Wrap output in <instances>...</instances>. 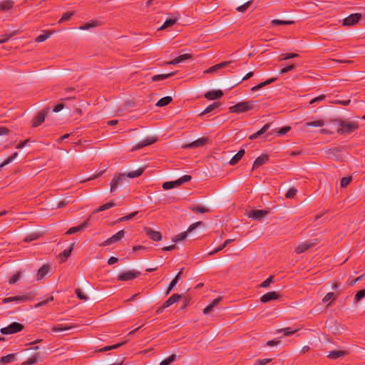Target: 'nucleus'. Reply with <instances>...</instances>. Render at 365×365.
Here are the masks:
<instances>
[{"instance_id":"nucleus-1","label":"nucleus","mask_w":365,"mask_h":365,"mask_svg":"<svg viewBox=\"0 0 365 365\" xmlns=\"http://www.w3.org/2000/svg\"><path fill=\"white\" fill-rule=\"evenodd\" d=\"M144 171V168H139L138 170L130 171L127 175L123 173H116L115 174L113 178L110 182V192L115 191L119 185H120L123 182H124L126 179V177L130 178H135L140 176Z\"/></svg>"},{"instance_id":"nucleus-2","label":"nucleus","mask_w":365,"mask_h":365,"mask_svg":"<svg viewBox=\"0 0 365 365\" xmlns=\"http://www.w3.org/2000/svg\"><path fill=\"white\" fill-rule=\"evenodd\" d=\"M340 127L336 130L338 134H349L358 129L359 124L354 121H346L342 118H337L334 120Z\"/></svg>"},{"instance_id":"nucleus-3","label":"nucleus","mask_w":365,"mask_h":365,"mask_svg":"<svg viewBox=\"0 0 365 365\" xmlns=\"http://www.w3.org/2000/svg\"><path fill=\"white\" fill-rule=\"evenodd\" d=\"M255 108V103L253 101H243L238 103L229 108L230 113H245L252 110Z\"/></svg>"},{"instance_id":"nucleus-4","label":"nucleus","mask_w":365,"mask_h":365,"mask_svg":"<svg viewBox=\"0 0 365 365\" xmlns=\"http://www.w3.org/2000/svg\"><path fill=\"white\" fill-rule=\"evenodd\" d=\"M24 327L23 324L18 322H12L6 327L1 328L0 331L3 334H11L19 332L24 329Z\"/></svg>"},{"instance_id":"nucleus-5","label":"nucleus","mask_w":365,"mask_h":365,"mask_svg":"<svg viewBox=\"0 0 365 365\" xmlns=\"http://www.w3.org/2000/svg\"><path fill=\"white\" fill-rule=\"evenodd\" d=\"M31 294H26L25 295H18V296H15V297H10L4 298L2 299V303L6 304V303L13 302H15L16 303H22V302H28V301L31 300Z\"/></svg>"},{"instance_id":"nucleus-6","label":"nucleus","mask_w":365,"mask_h":365,"mask_svg":"<svg viewBox=\"0 0 365 365\" xmlns=\"http://www.w3.org/2000/svg\"><path fill=\"white\" fill-rule=\"evenodd\" d=\"M318 244V240H307L304 242L300 243L295 249V252L297 254L303 253L304 252L307 251V250L310 249L313 246Z\"/></svg>"},{"instance_id":"nucleus-7","label":"nucleus","mask_w":365,"mask_h":365,"mask_svg":"<svg viewBox=\"0 0 365 365\" xmlns=\"http://www.w3.org/2000/svg\"><path fill=\"white\" fill-rule=\"evenodd\" d=\"M49 110H50L49 108H46L41 110L39 113H38L32 121V127L36 128V127L39 126L41 123H43L45 120L46 116L49 113Z\"/></svg>"},{"instance_id":"nucleus-8","label":"nucleus","mask_w":365,"mask_h":365,"mask_svg":"<svg viewBox=\"0 0 365 365\" xmlns=\"http://www.w3.org/2000/svg\"><path fill=\"white\" fill-rule=\"evenodd\" d=\"M203 225L202 222L200 221L195 223H193L190 225L187 230L186 232H183L182 233H180L177 235L173 239V241L175 242L183 240L186 238L187 233L192 232L193 230H195L197 226Z\"/></svg>"},{"instance_id":"nucleus-9","label":"nucleus","mask_w":365,"mask_h":365,"mask_svg":"<svg viewBox=\"0 0 365 365\" xmlns=\"http://www.w3.org/2000/svg\"><path fill=\"white\" fill-rule=\"evenodd\" d=\"M140 274V272L135 270H129L120 274L117 279L118 281H128L137 278Z\"/></svg>"},{"instance_id":"nucleus-10","label":"nucleus","mask_w":365,"mask_h":365,"mask_svg":"<svg viewBox=\"0 0 365 365\" xmlns=\"http://www.w3.org/2000/svg\"><path fill=\"white\" fill-rule=\"evenodd\" d=\"M125 235V232L124 230H120L118 231L117 233H115V235H113L112 237H109L108 239H107L106 240H105L104 242H103L100 246L101 247H106L107 245H111L112 243H114V242H116L119 240H120Z\"/></svg>"},{"instance_id":"nucleus-11","label":"nucleus","mask_w":365,"mask_h":365,"mask_svg":"<svg viewBox=\"0 0 365 365\" xmlns=\"http://www.w3.org/2000/svg\"><path fill=\"white\" fill-rule=\"evenodd\" d=\"M157 140H158V138L157 137H155V136L148 137L144 140H143L142 142H140L138 144H136L132 148L131 150H133V151L141 149V148H143L144 147L150 145L155 143Z\"/></svg>"},{"instance_id":"nucleus-12","label":"nucleus","mask_w":365,"mask_h":365,"mask_svg":"<svg viewBox=\"0 0 365 365\" xmlns=\"http://www.w3.org/2000/svg\"><path fill=\"white\" fill-rule=\"evenodd\" d=\"M208 141L207 138H200L190 143L185 144L182 146V148L188 149V148H195L199 147H202L207 144Z\"/></svg>"},{"instance_id":"nucleus-13","label":"nucleus","mask_w":365,"mask_h":365,"mask_svg":"<svg viewBox=\"0 0 365 365\" xmlns=\"http://www.w3.org/2000/svg\"><path fill=\"white\" fill-rule=\"evenodd\" d=\"M361 19V14H358V13L352 14L344 19L343 25L349 26H353V25L357 24Z\"/></svg>"},{"instance_id":"nucleus-14","label":"nucleus","mask_w":365,"mask_h":365,"mask_svg":"<svg viewBox=\"0 0 365 365\" xmlns=\"http://www.w3.org/2000/svg\"><path fill=\"white\" fill-rule=\"evenodd\" d=\"M268 211L264 210H252L250 212L248 217L253 220H261L264 217L268 215Z\"/></svg>"},{"instance_id":"nucleus-15","label":"nucleus","mask_w":365,"mask_h":365,"mask_svg":"<svg viewBox=\"0 0 365 365\" xmlns=\"http://www.w3.org/2000/svg\"><path fill=\"white\" fill-rule=\"evenodd\" d=\"M280 298V294L277 292H269L260 297V302L262 303H267L270 301L277 300Z\"/></svg>"},{"instance_id":"nucleus-16","label":"nucleus","mask_w":365,"mask_h":365,"mask_svg":"<svg viewBox=\"0 0 365 365\" xmlns=\"http://www.w3.org/2000/svg\"><path fill=\"white\" fill-rule=\"evenodd\" d=\"M144 231L145 232V235L153 241L158 242L162 239V235L158 231L153 230L150 227H145Z\"/></svg>"},{"instance_id":"nucleus-17","label":"nucleus","mask_w":365,"mask_h":365,"mask_svg":"<svg viewBox=\"0 0 365 365\" xmlns=\"http://www.w3.org/2000/svg\"><path fill=\"white\" fill-rule=\"evenodd\" d=\"M235 63V61H223V62H221L218 64H216L210 68H209L208 69H207L206 71H205V73H213V72H215L217 71H218L219 69L220 68H225L229 65H231L232 63Z\"/></svg>"},{"instance_id":"nucleus-18","label":"nucleus","mask_w":365,"mask_h":365,"mask_svg":"<svg viewBox=\"0 0 365 365\" xmlns=\"http://www.w3.org/2000/svg\"><path fill=\"white\" fill-rule=\"evenodd\" d=\"M88 223V220H86L84 222H83L81 224H80L79 225L69 228L66 231V234L71 235V234L76 233L78 232L83 231L87 227Z\"/></svg>"},{"instance_id":"nucleus-19","label":"nucleus","mask_w":365,"mask_h":365,"mask_svg":"<svg viewBox=\"0 0 365 365\" xmlns=\"http://www.w3.org/2000/svg\"><path fill=\"white\" fill-rule=\"evenodd\" d=\"M192 58V54L190 53H185L180 55L177 58H174L173 60L170 61L165 62V64L167 65H175L178 63H180L185 60L190 59Z\"/></svg>"},{"instance_id":"nucleus-20","label":"nucleus","mask_w":365,"mask_h":365,"mask_svg":"<svg viewBox=\"0 0 365 365\" xmlns=\"http://www.w3.org/2000/svg\"><path fill=\"white\" fill-rule=\"evenodd\" d=\"M348 355V351L344 350H339V351H331L329 352L327 357L331 359H337L339 358H342Z\"/></svg>"},{"instance_id":"nucleus-21","label":"nucleus","mask_w":365,"mask_h":365,"mask_svg":"<svg viewBox=\"0 0 365 365\" xmlns=\"http://www.w3.org/2000/svg\"><path fill=\"white\" fill-rule=\"evenodd\" d=\"M223 96V92L221 90L210 91L205 94V97L210 101L215 100L221 98Z\"/></svg>"},{"instance_id":"nucleus-22","label":"nucleus","mask_w":365,"mask_h":365,"mask_svg":"<svg viewBox=\"0 0 365 365\" xmlns=\"http://www.w3.org/2000/svg\"><path fill=\"white\" fill-rule=\"evenodd\" d=\"M268 159L269 157L267 155H262L257 157L254 161L252 170L257 168L258 167L264 164L268 160Z\"/></svg>"},{"instance_id":"nucleus-23","label":"nucleus","mask_w":365,"mask_h":365,"mask_svg":"<svg viewBox=\"0 0 365 365\" xmlns=\"http://www.w3.org/2000/svg\"><path fill=\"white\" fill-rule=\"evenodd\" d=\"M14 1L12 0H4L0 2V11H7L13 8Z\"/></svg>"},{"instance_id":"nucleus-24","label":"nucleus","mask_w":365,"mask_h":365,"mask_svg":"<svg viewBox=\"0 0 365 365\" xmlns=\"http://www.w3.org/2000/svg\"><path fill=\"white\" fill-rule=\"evenodd\" d=\"M245 151L244 149H240L230 160V164L231 165H236L243 157L245 155Z\"/></svg>"},{"instance_id":"nucleus-25","label":"nucleus","mask_w":365,"mask_h":365,"mask_svg":"<svg viewBox=\"0 0 365 365\" xmlns=\"http://www.w3.org/2000/svg\"><path fill=\"white\" fill-rule=\"evenodd\" d=\"M181 298V295L178 294H173L171 297H170L165 302L164 307H169L174 303L178 302V300Z\"/></svg>"},{"instance_id":"nucleus-26","label":"nucleus","mask_w":365,"mask_h":365,"mask_svg":"<svg viewBox=\"0 0 365 365\" xmlns=\"http://www.w3.org/2000/svg\"><path fill=\"white\" fill-rule=\"evenodd\" d=\"M183 268L181 269V270L176 274V276L174 277V279L170 282L168 288L166 291V294L168 295L172 289L174 288V287L176 285L178 282L179 281L180 277L181 274L182 273Z\"/></svg>"},{"instance_id":"nucleus-27","label":"nucleus","mask_w":365,"mask_h":365,"mask_svg":"<svg viewBox=\"0 0 365 365\" xmlns=\"http://www.w3.org/2000/svg\"><path fill=\"white\" fill-rule=\"evenodd\" d=\"M275 81H276L275 78H269L267 81L262 82V83L257 84V86H253L251 88V91L253 92L257 91L259 90L260 88L274 82Z\"/></svg>"},{"instance_id":"nucleus-28","label":"nucleus","mask_w":365,"mask_h":365,"mask_svg":"<svg viewBox=\"0 0 365 365\" xmlns=\"http://www.w3.org/2000/svg\"><path fill=\"white\" fill-rule=\"evenodd\" d=\"M189 208L195 213H205L210 212L208 208L202 205H191Z\"/></svg>"},{"instance_id":"nucleus-29","label":"nucleus","mask_w":365,"mask_h":365,"mask_svg":"<svg viewBox=\"0 0 365 365\" xmlns=\"http://www.w3.org/2000/svg\"><path fill=\"white\" fill-rule=\"evenodd\" d=\"M50 266L48 264H43L38 271L37 279H43L48 272Z\"/></svg>"},{"instance_id":"nucleus-30","label":"nucleus","mask_w":365,"mask_h":365,"mask_svg":"<svg viewBox=\"0 0 365 365\" xmlns=\"http://www.w3.org/2000/svg\"><path fill=\"white\" fill-rule=\"evenodd\" d=\"M74 244H72L68 249H66L59 255L61 262H65L68 257L71 255Z\"/></svg>"},{"instance_id":"nucleus-31","label":"nucleus","mask_w":365,"mask_h":365,"mask_svg":"<svg viewBox=\"0 0 365 365\" xmlns=\"http://www.w3.org/2000/svg\"><path fill=\"white\" fill-rule=\"evenodd\" d=\"M73 326L67 325V324H58L56 326H53L51 328V331L53 332H58V331H64L70 330Z\"/></svg>"},{"instance_id":"nucleus-32","label":"nucleus","mask_w":365,"mask_h":365,"mask_svg":"<svg viewBox=\"0 0 365 365\" xmlns=\"http://www.w3.org/2000/svg\"><path fill=\"white\" fill-rule=\"evenodd\" d=\"M269 128V124L267 123L265 124L259 131L257 133L251 135L250 136V140H254L259 137L261 135L264 134L267 131V130Z\"/></svg>"},{"instance_id":"nucleus-33","label":"nucleus","mask_w":365,"mask_h":365,"mask_svg":"<svg viewBox=\"0 0 365 365\" xmlns=\"http://www.w3.org/2000/svg\"><path fill=\"white\" fill-rule=\"evenodd\" d=\"M16 359V355L14 354H9L6 356H4L1 358L0 362L1 364H7L13 362Z\"/></svg>"},{"instance_id":"nucleus-34","label":"nucleus","mask_w":365,"mask_h":365,"mask_svg":"<svg viewBox=\"0 0 365 365\" xmlns=\"http://www.w3.org/2000/svg\"><path fill=\"white\" fill-rule=\"evenodd\" d=\"M115 206V203L112 201L108 202L101 206H99L96 210L93 212V213H98L99 212H102L104 210H106L108 209H110Z\"/></svg>"},{"instance_id":"nucleus-35","label":"nucleus","mask_w":365,"mask_h":365,"mask_svg":"<svg viewBox=\"0 0 365 365\" xmlns=\"http://www.w3.org/2000/svg\"><path fill=\"white\" fill-rule=\"evenodd\" d=\"M174 74H175V73H169L167 74L155 75L152 77V81H164V80L173 76Z\"/></svg>"},{"instance_id":"nucleus-36","label":"nucleus","mask_w":365,"mask_h":365,"mask_svg":"<svg viewBox=\"0 0 365 365\" xmlns=\"http://www.w3.org/2000/svg\"><path fill=\"white\" fill-rule=\"evenodd\" d=\"M173 101L172 97L165 96L160 98L156 103V106L158 107H163L168 105Z\"/></svg>"},{"instance_id":"nucleus-37","label":"nucleus","mask_w":365,"mask_h":365,"mask_svg":"<svg viewBox=\"0 0 365 365\" xmlns=\"http://www.w3.org/2000/svg\"><path fill=\"white\" fill-rule=\"evenodd\" d=\"M220 106V103L214 102L212 104L209 105L201 113L200 115H203L205 114L209 113L212 110L217 109Z\"/></svg>"},{"instance_id":"nucleus-38","label":"nucleus","mask_w":365,"mask_h":365,"mask_svg":"<svg viewBox=\"0 0 365 365\" xmlns=\"http://www.w3.org/2000/svg\"><path fill=\"white\" fill-rule=\"evenodd\" d=\"M98 26V21H88L83 25H81L79 29L81 30H88L91 28H93V27H96Z\"/></svg>"},{"instance_id":"nucleus-39","label":"nucleus","mask_w":365,"mask_h":365,"mask_svg":"<svg viewBox=\"0 0 365 365\" xmlns=\"http://www.w3.org/2000/svg\"><path fill=\"white\" fill-rule=\"evenodd\" d=\"M176 21H177L176 19H167L164 22V24L161 26V27L159 28V30H163V29H167L168 27H170L173 25H174L176 23Z\"/></svg>"},{"instance_id":"nucleus-40","label":"nucleus","mask_w":365,"mask_h":365,"mask_svg":"<svg viewBox=\"0 0 365 365\" xmlns=\"http://www.w3.org/2000/svg\"><path fill=\"white\" fill-rule=\"evenodd\" d=\"M40 357V354L36 353L34 356H31L29 359H28L27 361L23 363L24 365H31L37 362L38 358Z\"/></svg>"},{"instance_id":"nucleus-41","label":"nucleus","mask_w":365,"mask_h":365,"mask_svg":"<svg viewBox=\"0 0 365 365\" xmlns=\"http://www.w3.org/2000/svg\"><path fill=\"white\" fill-rule=\"evenodd\" d=\"M124 344H125V342L123 341V342L118 343V344H114L112 346H104L102 349H99L98 351L103 352V351H110L112 349H117V348L121 346Z\"/></svg>"},{"instance_id":"nucleus-42","label":"nucleus","mask_w":365,"mask_h":365,"mask_svg":"<svg viewBox=\"0 0 365 365\" xmlns=\"http://www.w3.org/2000/svg\"><path fill=\"white\" fill-rule=\"evenodd\" d=\"M176 358L177 356L175 354H172L168 358L163 360L160 363V365H170L176 360Z\"/></svg>"},{"instance_id":"nucleus-43","label":"nucleus","mask_w":365,"mask_h":365,"mask_svg":"<svg viewBox=\"0 0 365 365\" xmlns=\"http://www.w3.org/2000/svg\"><path fill=\"white\" fill-rule=\"evenodd\" d=\"M40 237V235L37 232L31 233L29 235H27L24 239V242H30L31 241L36 240L38 239Z\"/></svg>"},{"instance_id":"nucleus-44","label":"nucleus","mask_w":365,"mask_h":365,"mask_svg":"<svg viewBox=\"0 0 365 365\" xmlns=\"http://www.w3.org/2000/svg\"><path fill=\"white\" fill-rule=\"evenodd\" d=\"M299 55L295 53H282L279 56V61H284L293 58L298 57Z\"/></svg>"},{"instance_id":"nucleus-45","label":"nucleus","mask_w":365,"mask_h":365,"mask_svg":"<svg viewBox=\"0 0 365 365\" xmlns=\"http://www.w3.org/2000/svg\"><path fill=\"white\" fill-rule=\"evenodd\" d=\"M18 155V153H14L13 155L9 156L1 165L0 168H3L9 163H11Z\"/></svg>"},{"instance_id":"nucleus-46","label":"nucleus","mask_w":365,"mask_h":365,"mask_svg":"<svg viewBox=\"0 0 365 365\" xmlns=\"http://www.w3.org/2000/svg\"><path fill=\"white\" fill-rule=\"evenodd\" d=\"M191 178H192L191 175H185L182 176L181 178H180L179 179H178L176 180V182L178 183V185L180 186L185 182H189L191 180Z\"/></svg>"},{"instance_id":"nucleus-47","label":"nucleus","mask_w":365,"mask_h":365,"mask_svg":"<svg viewBox=\"0 0 365 365\" xmlns=\"http://www.w3.org/2000/svg\"><path fill=\"white\" fill-rule=\"evenodd\" d=\"M74 14L73 11H68L63 14L62 17L59 19L58 23L61 24L66 21L69 20Z\"/></svg>"},{"instance_id":"nucleus-48","label":"nucleus","mask_w":365,"mask_h":365,"mask_svg":"<svg viewBox=\"0 0 365 365\" xmlns=\"http://www.w3.org/2000/svg\"><path fill=\"white\" fill-rule=\"evenodd\" d=\"M336 299V297H334V294L333 292H329L327 293L324 298L322 299L323 303H327L329 300H331V303L334 302Z\"/></svg>"},{"instance_id":"nucleus-49","label":"nucleus","mask_w":365,"mask_h":365,"mask_svg":"<svg viewBox=\"0 0 365 365\" xmlns=\"http://www.w3.org/2000/svg\"><path fill=\"white\" fill-rule=\"evenodd\" d=\"M177 186H178V183L176 182V180L165 182L163 184V187L165 190H169V189L173 188Z\"/></svg>"},{"instance_id":"nucleus-50","label":"nucleus","mask_w":365,"mask_h":365,"mask_svg":"<svg viewBox=\"0 0 365 365\" xmlns=\"http://www.w3.org/2000/svg\"><path fill=\"white\" fill-rule=\"evenodd\" d=\"M297 329L292 330L290 327L284 328L277 330L278 332H283L285 336H291L294 334Z\"/></svg>"},{"instance_id":"nucleus-51","label":"nucleus","mask_w":365,"mask_h":365,"mask_svg":"<svg viewBox=\"0 0 365 365\" xmlns=\"http://www.w3.org/2000/svg\"><path fill=\"white\" fill-rule=\"evenodd\" d=\"M324 125V123L322 120H319L316 121H312L307 123V125L309 127H322Z\"/></svg>"},{"instance_id":"nucleus-52","label":"nucleus","mask_w":365,"mask_h":365,"mask_svg":"<svg viewBox=\"0 0 365 365\" xmlns=\"http://www.w3.org/2000/svg\"><path fill=\"white\" fill-rule=\"evenodd\" d=\"M273 25H290L293 24L292 21H282L279 19H274L272 21Z\"/></svg>"},{"instance_id":"nucleus-53","label":"nucleus","mask_w":365,"mask_h":365,"mask_svg":"<svg viewBox=\"0 0 365 365\" xmlns=\"http://www.w3.org/2000/svg\"><path fill=\"white\" fill-rule=\"evenodd\" d=\"M352 180V177H344L341 180V187H346Z\"/></svg>"},{"instance_id":"nucleus-54","label":"nucleus","mask_w":365,"mask_h":365,"mask_svg":"<svg viewBox=\"0 0 365 365\" xmlns=\"http://www.w3.org/2000/svg\"><path fill=\"white\" fill-rule=\"evenodd\" d=\"M251 4H252V1H247V2H246V3H245L244 4H242V5L240 6H238V7L236 9V10H237V11H239V12H242V13H243V12H245V11L248 9V7L251 5Z\"/></svg>"},{"instance_id":"nucleus-55","label":"nucleus","mask_w":365,"mask_h":365,"mask_svg":"<svg viewBox=\"0 0 365 365\" xmlns=\"http://www.w3.org/2000/svg\"><path fill=\"white\" fill-rule=\"evenodd\" d=\"M365 297V289H361L356 294L354 297L355 302H358L359 300Z\"/></svg>"},{"instance_id":"nucleus-56","label":"nucleus","mask_w":365,"mask_h":365,"mask_svg":"<svg viewBox=\"0 0 365 365\" xmlns=\"http://www.w3.org/2000/svg\"><path fill=\"white\" fill-rule=\"evenodd\" d=\"M272 282H273V276H269L262 284H259V287L267 288Z\"/></svg>"},{"instance_id":"nucleus-57","label":"nucleus","mask_w":365,"mask_h":365,"mask_svg":"<svg viewBox=\"0 0 365 365\" xmlns=\"http://www.w3.org/2000/svg\"><path fill=\"white\" fill-rule=\"evenodd\" d=\"M51 34L49 32L43 34L36 37V41L37 42H43L50 37Z\"/></svg>"},{"instance_id":"nucleus-58","label":"nucleus","mask_w":365,"mask_h":365,"mask_svg":"<svg viewBox=\"0 0 365 365\" xmlns=\"http://www.w3.org/2000/svg\"><path fill=\"white\" fill-rule=\"evenodd\" d=\"M297 192V190L294 187L290 188L286 193L285 197L287 198H293Z\"/></svg>"},{"instance_id":"nucleus-59","label":"nucleus","mask_w":365,"mask_h":365,"mask_svg":"<svg viewBox=\"0 0 365 365\" xmlns=\"http://www.w3.org/2000/svg\"><path fill=\"white\" fill-rule=\"evenodd\" d=\"M53 301V297H49L48 298H47L46 300H43V301H41L38 303H37L36 305H35V307L36 308H38V307H41L42 306H44L46 304H47L48 302H52Z\"/></svg>"},{"instance_id":"nucleus-60","label":"nucleus","mask_w":365,"mask_h":365,"mask_svg":"<svg viewBox=\"0 0 365 365\" xmlns=\"http://www.w3.org/2000/svg\"><path fill=\"white\" fill-rule=\"evenodd\" d=\"M290 130H291V127H290V126H284V127H283V128H279V129L277 131V133L279 135H285L287 133H288Z\"/></svg>"},{"instance_id":"nucleus-61","label":"nucleus","mask_w":365,"mask_h":365,"mask_svg":"<svg viewBox=\"0 0 365 365\" xmlns=\"http://www.w3.org/2000/svg\"><path fill=\"white\" fill-rule=\"evenodd\" d=\"M75 293L76 294L77 297L80 299H82V300H87L88 299L87 296L83 294V292H82L81 289H76V291H75Z\"/></svg>"},{"instance_id":"nucleus-62","label":"nucleus","mask_w":365,"mask_h":365,"mask_svg":"<svg viewBox=\"0 0 365 365\" xmlns=\"http://www.w3.org/2000/svg\"><path fill=\"white\" fill-rule=\"evenodd\" d=\"M21 272H17L16 274L13 275L12 277L10 278L9 283L10 284H15L20 278Z\"/></svg>"},{"instance_id":"nucleus-63","label":"nucleus","mask_w":365,"mask_h":365,"mask_svg":"<svg viewBox=\"0 0 365 365\" xmlns=\"http://www.w3.org/2000/svg\"><path fill=\"white\" fill-rule=\"evenodd\" d=\"M296 68V65L295 64H291L289 66H287L286 67H284V68H282L281 71H280V73L281 74H283V73H286L289 71H292L293 69H294Z\"/></svg>"},{"instance_id":"nucleus-64","label":"nucleus","mask_w":365,"mask_h":365,"mask_svg":"<svg viewBox=\"0 0 365 365\" xmlns=\"http://www.w3.org/2000/svg\"><path fill=\"white\" fill-rule=\"evenodd\" d=\"M272 361L271 359H264L256 361L254 365H265Z\"/></svg>"}]
</instances>
